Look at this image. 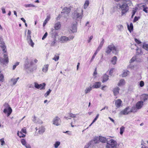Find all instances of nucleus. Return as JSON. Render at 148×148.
<instances>
[{"label": "nucleus", "mask_w": 148, "mask_h": 148, "mask_svg": "<svg viewBox=\"0 0 148 148\" xmlns=\"http://www.w3.org/2000/svg\"><path fill=\"white\" fill-rule=\"evenodd\" d=\"M19 62H17L15 63V64L13 66L12 68L13 70H14L15 69L16 66L19 65Z\"/></svg>", "instance_id": "49"}, {"label": "nucleus", "mask_w": 148, "mask_h": 148, "mask_svg": "<svg viewBox=\"0 0 148 148\" xmlns=\"http://www.w3.org/2000/svg\"><path fill=\"white\" fill-rule=\"evenodd\" d=\"M25 7L26 8L27 7H35V6L34 5L30 4H25L24 5Z\"/></svg>", "instance_id": "39"}, {"label": "nucleus", "mask_w": 148, "mask_h": 148, "mask_svg": "<svg viewBox=\"0 0 148 148\" xmlns=\"http://www.w3.org/2000/svg\"><path fill=\"white\" fill-rule=\"evenodd\" d=\"M60 40L62 43H64L67 42L69 40V38L65 36H62L60 38Z\"/></svg>", "instance_id": "12"}, {"label": "nucleus", "mask_w": 148, "mask_h": 148, "mask_svg": "<svg viewBox=\"0 0 148 148\" xmlns=\"http://www.w3.org/2000/svg\"><path fill=\"white\" fill-rule=\"evenodd\" d=\"M108 75L106 74H104L102 76L103 80L102 81V82L104 83L106 82L108 79Z\"/></svg>", "instance_id": "19"}, {"label": "nucleus", "mask_w": 148, "mask_h": 148, "mask_svg": "<svg viewBox=\"0 0 148 148\" xmlns=\"http://www.w3.org/2000/svg\"><path fill=\"white\" fill-rule=\"evenodd\" d=\"M144 82H143V81H141L140 82V83L139 84V85H140V86L141 87H142L144 86Z\"/></svg>", "instance_id": "58"}, {"label": "nucleus", "mask_w": 148, "mask_h": 148, "mask_svg": "<svg viewBox=\"0 0 148 148\" xmlns=\"http://www.w3.org/2000/svg\"><path fill=\"white\" fill-rule=\"evenodd\" d=\"M60 142L57 141L54 144V146L55 148H57L58 146L60 145Z\"/></svg>", "instance_id": "35"}, {"label": "nucleus", "mask_w": 148, "mask_h": 148, "mask_svg": "<svg viewBox=\"0 0 148 148\" xmlns=\"http://www.w3.org/2000/svg\"><path fill=\"white\" fill-rule=\"evenodd\" d=\"M24 66V67L26 69H28L30 67L29 60L27 57L26 58Z\"/></svg>", "instance_id": "16"}, {"label": "nucleus", "mask_w": 148, "mask_h": 148, "mask_svg": "<svg viewBox=\"0 0 148 148\" xmlns=\"http://www.w3.org/2000/svg\"><path fill=\"white\" fill-rule=\"evenodd\" d=\"M101 85V83L100 82H96L93 85V87L95 88H98L100 87Z\"/></svg>", "instance_id": "26"}, {"label": "nucleus", "mask_w": 148, "mask_h": 148, "mask_svg": "<svg viewBox=\"0 0 148 148\" xmlns=\"http://www.w3.org/2000/svg\"><path fill=\"white\" fill-rule=\"evenodd\" d=\"M61 27V25L60 22H58L56 23L54 26V28L56 30L59 29Z\"/></svg>", "instance_id": "21"}, {"label": "nucleus", "mask_w": 148, "mask_h": 148, "mask_svg": "<svg viewBox=\"0 0 148 148\" xmlns=\"http://www.w3.org/2000/svg\"><path fill=\"white\" fill-rule=\"evenodd\" d=\"M52 122L53 124L58 126L60 125L61 121L60 118L56 116L53 119Z\"/></svg>", "instance_id": "6"}, {"label": "nucleus", "mask_w": 148, "mask_h": 148, "mask_svg": "<svg viewBox=\"0 0 148 148\" xmlns=\"http://www.w3.org/2000/svg\"><path fill=\"white\" fill-rule=\"evenodd\" d=\"M114 70V69L113 68H112L111 69L110 71H109V75H112L113 73V70Z\"/></svg>", "instance_id": "61"}, {"label": "nucleus", "mask_w": 148, "mask_h": 148, "mask_svg": "<svg viewBox=\"0 0 148 148\" xmlns=\"http://www.w3.org/2000/svg\"><path fill=\"white\" fill-rule=\"evenodd\" d=\"M47 35H48L47 33V32H46L45 33V34H44V35H43V37L42 38V40H44V39H45L46 38L47 36Z\"/></svg>", "instance_id": "57"}, {"label": "nucleus", "mask_w": 148, "mask_h": 148, "mask_svg": "<svg viewBox=\"0 0 148 148\" xmlns=\"http://www.w3.org/2000/svg\"><path fill=\"white\" fill-rule=\"evenodd\" d=\"M125 84V80L123 79H121L118 84V86H120L124 85Z\"/></svg>", "instance_id": "28"}, {"label": "nucleus", "mask_w": 148, "mask_h": 148, "mask_svg": "<svg viewBox=\"0 0 148 148\" xmlns=\"http://www.w3.org/2000/svg\"><path fill=\"white\" fill-rule=\"evenodd\" d=\"M71 11V9L69 8L65 7L62 10V13H64L65 15V16L66 17L68 16L70 12Z\"/></svg>", "instance_id": "8"}, {"label": "nucleus", "mask_w": 148, "mask_h": 148, "mask_svg": "<svg viewBox=\"0 0 148 148\" xmlns=\"http://www.w3.org/2000/svg\"><path fill=\"white\" fill-rule=\"evenodd\" d=\"M93 140L94 143L95 144L98 143L99 142V138H98V137L94 138L93 139Z\"/></svg>", "instance_id": "42"}, {"label": "nucleus", "mask_w": 148, "mask_h": 148, "mask_svg": "<svg viewBox=\"0 0 148 148\" xmlns=\"http://www.w3.org/2000/svg\"><path fill=\"white\" fill-rule=\"evenodd\" d=\"M135 42L138 44L141 43V42L140 41L137 39L136 38H135L134 39Z\"/></svg>", "instance_id": "59"}, {"label": "nucleus", "mask_w": 148, "mask_h": 148, "mask_svg": "<svg viewBox=\"0 0 148 148\" xmlns=\"http://www.w3.org/2000/svg\"><path fill=\"white\" fill-rule=\"evenodd\" d=\"M119 30V31H122L123 28V26L121 25H119L117 26Z\"/></svg>", "instance_id": "46"}, {"label": "nucleus", "mask_w": 148, "mask_h": 148, "mask_svg": "<svg viewBox=\"0 0 148 148\" xmlns=\"http://www.w3.org/2000/svg\"><path fill=\"white\" fill-rule=\"evenodd\" d=\"M117 58L116 56H114L112 58L111 60V62L113 64H115L116 63Z\"/></svg>", "instance_id": "27"}, {"label": "nucleus", "mask_w": 148, "mask_h": 148, "mask_svg": "<svg viewBox=\"0 0 148 148\" xmlns=\"http://www.w3.org/2000/svg\"><path fill=\"white\" fill-rule=\"evenodd\" d=\"M27 40L29 44L32 47H33L34 45V43L33 42L31 38H30V39L29 38H27Z\"/></svg>", "instance_id": "22"}, {"label": "nucleus", "mask_w": 148, "mask_h": 148, "mask_svg": "<svg viewBox=\"0 0 148 148\" xmlns=\"http://www.w3.org/2000/svg\"><path fill=\"white\" fill-rule=\"evenodd\" d=\"M26 148H31L30 145L28 144H27L24 146Z\"/></svg>", "instance_id": "63"}, {"label": "nucleus", "mask_w": 148, "mask_h": 148, "mask_svg": "<svg viewBox=\"0 0 148 148\" xmlns=\"http://www.w3.org/2000/svg\"><path fill=\"white\" fill-rule=\"evenodd\" d=\"M136 59V58L135 56H134L132 57V58L130 60V62L131 63L133 62Z\"/></svg>", "instance_id": "52"}, {"label": "nucleus", "mask_w": 148, "mask_h": 148, "mask_svg": "<svg viewBox=\"0 0 148 148\" xmlns=\"http://www.w3.org/2000/svg\"><path fill=\"white\" fill-rule=\"evenodd\" d=\"M139 18L140 17H138L136 16H135L133 20L134 22H136V21L138 20Z\"/></svg>", "instance_id": "56"}, {"label": "nucleus", "mask_w": 148, "mask_h": 148, "mask_svg": "<svg viewBox=\"0 0 148 148\" xmlns=\"http://www.w3.org/2000/svg\"><path fill=\"white\" fill-rule=\"evenodd\" d=\"M92 89V87L90 86L86 88L85 90V94L89 93Z\"/></svg>", "instance_id": "32"}, {"label": "nucleus", "mask_w": 148, "mask_h": 148, "mask_svg": "<svg viewBox=\"0 0 148 148\" xmlns=\"http://www.w3.org/2000/svg\"><path fill=\"white\" fill-rule=\"evenodd\" d=\"M91 143L90 142L87 143L84 146V148H88L89 146L91 145Z\"/></svg>", "instance_id": "55"}, {"label": "nucleus", "mask_w": 148, "mask_h": 148, "mask_svg": "<svg viewBox=\"0 0 148 148\" xmlns=\"http://www.w3.org/2000/svg\"><path fill=\"white\" fill-rule=\"evenodd\" d=\"M100 141L103 143H105L107 140V139L105 137L100 136L99 138Z\"/></svg>", "instance_id": "23"}, {"label": "nucleus", "mask_w": 148, "mask_h": 148, "mask_svg": "<svg viewBox=\"0 0 148 148\" xmlns=\"http://www.w3.org/2000/svg\"><path fill=\"white\" fill-rule=\"evenodd\" d=\"M17 135L19 136L20 138L24 137L25 136V135L22 133V132H20V133L18 132L17 133Z\"/></svg>", "instance_id": "33"}, {"label": "nucleus", "mask_w": 148, "mask_h": 148, "mask_svg": "<svg viewBox=\"0 0 148 148\" xmlns=\"http://www.w3.org/2000/svg\"><path fill=\"white\" fill-rule=\"evenodd\" d=\"M56 40L55 38L53 39V40L52 41L50 44V46H55L56 43Z\"/></svg>", "instance_id": "38"}, {"label": "nucleus", "mask_w": 148, "mask_h": 148, "mask_svg": "<svg viewBox=\"0 0 148 148\" xmlns=\"http://www.w3.org/2000/svg\"><path fill=\"white\" fill-rule=\"evenodd\" d=\"M93 38V36H91L89 38L88 40V43H89L90 42L91 40L92 39V38Z\"/></svg>", "instance_id": "64"}, {"label": "nucleus", "mask_w": 148, "mask_h": 148, "mask_svg": "<svg viewBox=\"0 0 148 148\" xmlns=\"http://www.w3.org/2000/svg\"><path fill=\"white\" fill-rule=\"evenodd\" d=\"M143 48L146 50L148 51V44L145 43H143Z\"/></svg>", "instance_id": "37"}, {"label": "nucleus", "mask_w": 148, "mask_h": 148, "mask_svg": "<svg viewBox=\"0 0 148 148\" xmlns=\"http://www.w3.org/2000/svg\"><path fill=\"white\" fill-rule=\"evenodd\" d=\"M141 101H143V103L145 102L148 99V94H144L142 95L140 98Z\"/></svg>", "instance_id": "14"}, {"label": "nucleus", "mask_w": 148, "mask_h": 148, "mask_svg": "<svg viewBox=\"0 0 148 148\" xmlns=\"http://www.w3.org/2000/svg\"><path fill=\"white\" fill-rule=\"evenodd\" d=\"M49 34L52 38H55L57 35L56 30L54 29L51 28Z\"/></svg>", "instance_id": "10"}, {"label": "nucleus", "mask_w": 148, "mask_h": 148, "mask_svg": "<svg viewBox=\"0 0 148 148\" xmlns=\"http://www.w3.org/2000/svg\"><path fill=\"white\" fill-rule=\"evenodd\" d=\"M129 73L128 71H126L124 72L122 74V76L123 77H126Z\"/></svg>", "instance_id": "34"}, {"label": "nucleus", "mask_w": 148, "mask_h": 148, "mask_svg": "<svg viewBox=\"0 0 148 148\" xmlns=\"http://www.w3.org/2000/svg\"><path fill=\"white\" fill-rule=\"evenodd\" d=\"M143 105V101H138L136 104V108L139 109L142 108Z\"/></svg>", "instance_id": "13"}, {"label": "nucleus", "mask_w": 148, "mask_h": 148, "mask_svg": "<svg viewBox=\"0 0 148 148\" xmlns=\"http://www.w3.org/2000/svg\"><path fill=\"white\" fill-rule=\"evenodd\" d=\"M34 87L37 89H40V90L45 89V86H46V84L45 83H43L42 84H39L36 82H34Z\"/></svg>", "instance_id": "7"}, {"label": "nucleus", "mask_w": 148, "mask_h": 148, "mask_svg": "<svg viewBox=\"0 0 148 148\" xmlns=\"http://www.w3.org/2000/svg\"><path fill=\"white\" fill-rule=\"evenodd\" d=\"M116 142L113 139H111L109 141L107 142L106 147L107 148H116Z\"/></svg>", "instance_id": "4"}, {"label": "nucleus", "mask_w": 148, "mask_h": 148, "mask_svg": "<svg viewBox=\"0 0 148 148\" xmlns=\"http://www.w3.org/2000/svg\"><path fill=\"white\" fill-rule=\"evenodd\" d=\"M129 109V107L126 108L123 110H122L120 112V114L121 115H127L131 112H133L132 109L130 111H128Z\"/></svg>", "instance_id": "9"}, {"label": "nucleus", "mask_w": 148, "mask_h": 148, "mask_svg": "<svg viewBox=\"0 0 148 148\" xmlns=\"http://www.w3.org/2000/svg\"><path fill=\"white\" fill-rule=\"evenodd\" d=\"M124 129H125V127L123 126H122L120 128V133L122 135L123 134V133L124 131Z\"/></svg>", "instance_id": "44"}, {"label": "nucleus", "mask_w": 148, "mask_h": 148, "mask_svg": "<svg viewBox=\"0 0 148 148\" xmlns=\"http://www.w3.org/2000/svg\"><path fill=\"white\" fill-rule=\"evenodd\" d=\"M127 27L129 31L130 32H131L133 29V26L132 23H131L130 25L127 24Z\"/></svg>", "instance_id": "24"}, {"label": "nucleus", "mask_w": 148, "mask_h": 148, "mask_svg": "<svg viewBox=\"0 0 148 148\" xmlns=\"http://www.w3.org/2000/svg\"><path fill=\"white\" fill-rule=\"evenodd\" d=\"M122 101L120 99L116 100L115 103V105L117 108H119L121 106Z\"/></svg>", "instance_id": "17"}, {"label": "nucleus", "mask_w": 148, "mask_h": 148, "mask_svg": "<svg viewBox=\"0 0 148 148\" xmlns=\"http://www.w3.org/2000/svg\"><path fill=\"white\" fill-rule=\"evenodd\" d=\"M3 106L5 107V109L3 110V112L5 113L7 112L8 116H9L12 112V110L9 106V104L7 103H5Z\"/></svg>", "instance_id": "5"}, {"label": "nucleus", "mask_w": 148, "mask_h": 148, "mask_svg": "<svg viewBox=\"0 0 148 148\" xmlns=\"http://www.w3.org/2000/svg\"><path fill=\"white\" fill-rule=\"evenodd\" d=\"M119 90L120 89L118 87H116L113 89V92L114 95H116L119 93Z\"/></svg>", "instance_id": "18"}, {"label": "nucleus", "mask_w": 148, "mask_h": 148, "mask_svg": "<svg viewBox=\"0 0 148 148\" xmlns=\"http://www.w3.org/2000/svg\"><path fill=\"white\" fill-rule=\"evenodd\" d=\"M124 1L125 2L124 3H127L128 4V5L130 6L131 4V0H124Z\"/></svg>", "instance_id": "45"}, {"label": "nucleus", "mask_w": 148, "mask_h": 148, "mask_svg": "<svg viewBox=\"0 0 148 148\" xmlns=\"http://www.w3.org/2000/svg\"><path fill=\"white\" fill-rule=\"evenodd\" d=\"M112 51V53L117 54L118 53V50L117 49L116 47L113 43H112L108 45L106 48V53L108 54H110Z\"/></svg>", "instance_id": "2"}, {"label": "nucleus", "mask_w": 148, "mask_h": 148, "mask_svg": "<svg viewBox=\"0 0 148 148\" xmlns=\"http://www.w3.org/2000/svg\"><path fill=\"white\" fill-rule=\"evenodd\" d=\"M104 40L103 38H102V40L100 42L99 45L97 49L99 51L101 49L102 47V46L103 45V44L104 43Z\"/></svg>", "instance_id": "20"}, {"label": "nucleus", "mask_w": 148, "mask_h": 148, "mask_svg": "<svg viewBox=\"0 0 148 148\" xmlns=\"http://www.w3.org/2000/svg\"><path fill=\"white\" fill-rule=\"evenodd\" d=\"M83 10H81V13L78 12L77 10L74 11L72 14L73 18L76 20L78 19L81 21L83 17Z\"/></svg>", "instance_id": "3"}, {"label": "nucleus", "mask_w": 148, "mask_h": 148, "mask_svg": "<svg viewBox=\"0 0 148 148\" xmlns=\"http://www.w3.org/2000/svg\"><path fill=\"white\" fill-rule=\"evenodd\" d=\"M10 80L12 82H13V85H15L17 82L15 78H12Z\"/></svg>", "instance_id": "48"}, {"label": "nucleus", "mask_w": 148, "mask_h": 148, "mask_svg": "<svg viewBox=\"0 0 148 148\" xmlns=\"http://www.w3.org/2000/svg\"><path fill=\"white\" fill-rule=\"evenodd\" d=\"M2 12L3 14H4L6 13L5 9L3 7H2L1 8Z\"/></svg>", "instance_id": "62"}, {"label": "nucleus", "mask_w": 148, "mask_h": 148, "mask_svg": "<svg viewBox=\"0 0 148 148\" xmlns=\"http://www.w3.org/2000/svg\"><path fill=\"white\" fill-rule=\"evenodd\" d=\"M31 33V31L30 30H28L27 32V38H29L30 39V38H31V36L30 35Z\"/></svg>", "instance_id": "47"}, {"label": "nucleus", "mask_w": 148, "mask_h": 148, "mask_svg": "<svg viewBox=\"0 0 148 148\" xmlns=\"http://www.w3.org/2000/svg\"><path fill=\"white\" fill-rule=\"evenodd\" d=\"M142 7L143 8V10L145 12L148 13V11L147 10L148 9V7L147 6H146L145 5H143Z\"/></svg>", "instance_id": "36"}, {"label": "nucleus", "mask_w": 148, "mask_h": 148, "mask_svg": "<svg viewBox=\"0 0 148 148\" xmlns=\"http://www.w3.org/2000/svg\"><path fill=\"white\" fill-rule=\"evenodd\" d=\"M77 23L76 22L75 23L72 24V26L71 27V30L73 33L76 32H77Z\"/></svg>", "instance_id": "11"}, {"label": "nucleus", "mask_w": 148, "mask_h": 148, "mask_svg": "<svg viewBox=\"0 0 148 148\" xmlns=\"http://www.w3.org/2000/svg\"><path fill=\"white\" fill-rule=\"evenodd\" d=\"M89 4V2L88 0H86L84 5V9H86L88 6Z\"/></svg>", "instance_id": "31"}, {"label": "nucleus", "mask_w": 148, "mask_h": 148, "mask_svg": "<svg viewBox=\"0 0 148 148\" xmlns=\"http://www.w3.org/2000/svg\"><path fill=\"white\" fill-rule=\"evenodd\" d=\"M4 76L3 74H0V81L3 82V81Z\"/></svg>", "instance_id": "50"}, {"label": "nucleus", "mask_w": 148, "mask_h": 148, "mask_svg": "<svg viewBox=\"0 0 148 148\" xmlns=\"http://www.w3.org/2000/svg\"><path fill=\"white\" fill-rule=\"evenodd\" d=\"M59 56H55V57L53 58V60H54L55 61H56L59 60Z\"/></svg>", "instance_id": "54"}, {"label": "nucleus", "mask_w": 148, "mask_h": 148, "mask_svg": "<svg viewBox=\"0 0 148 148\" xmlns=\"http://www.w3.org/2000/svg\"><path fill=\"white\" fill-rule=\"evenodd\" d=\"M136 53L137 55L142 54V53L141 49H139L138 48H137L136 49Z\"/></svg>", "instance_id": "41"}, {"label": "nucleus", "mask_w": 148, "mask_h": 148, "mask_svg": "<svg viewBox=\"0 0 148 148\" xmlns=\"http://www.w3.org/2000/svg\"><path fill=\"white\" fill-rule=\"evenodd\" d=\"M51 90L50 89H49L48 90V91H47L46 93L45 94L44 96L45 97H47L50 94L51 92Z\"/></svg>", "instance_id": "40"}, {"label": "nucleus", "mask_w": 148, "mask_h": 148, "mask_svg": "<svg viewBox=\"0 0 148 148\" xmlns=\"http://www.w3.org/2000/svg\"><path fill=\"white\" fill-rule=\"evenodd\" d=\"M49 67V65L47 64L44 66L43 67L42 71L45 73H46L48 70V68Z\"/></svg>", "instance_id": "30"}, {"label": "nucleus", "mask_w": 148, "mask_h": 148, "mask_svg": "<svg viewBox=\"0 0 148 148\" xmlns=\"http://www.w3.org/2000/svg\"><path fill=\"white\" fill-rule=\"evenodd\" d=\"M99 51V50L97 49L96 50L94 54L93 55L90 60V64L93 61V59L95 57L96 55H97V53H98V52Z\"/></svg>", "instance_id": "29"}, {"label": "nucleus", "mask_w": 148, "mask_h": 148, "mask_svg": "<svg viewBox=\"0 0 148 148\" xmlns=\"http://www.w3.org/2000/svg\"><path fill=\"white\" fill-rule=\"evenodd\" d=\"M45 132V128L43 127H41L39 128L38 132L40 134H42Z\"/></svg>", "instance_id": "25"}, {"label": "nucleus", "mask_w": 148, "mask_h": 148, "mask_svg": "<svg viewBox=\"0 0 148 148\" xmlns=\"http://www.w3.org/2000/svg\"><path fill=\"white\" fill-rule=\"evenodd\" d=\"M0 141L1 143V145L3 146L5 144V142L4 141V138H2L0 139Z\"/></svg>", "instance_id": "51"}, {"label": "nucleus", "mask_w": 148, "mask_h": 148, "mask_svg": "<svg viewBox=\"0 0 148 148\" xmlns=\"http://www.w3.org/2000/svg\"><path fill=\"white\" fill-rule=\"evenodd\" d=\"M128 4L125 3H123V4L119 3L117 4V8L121 11V14L123 16L129 10Z\"/></svg>", "instance_id": "1"}, {"label": "nucleus", "mask_w": 148, "mask_h": 148, "mask_svg": "<svg viewBox=\"0 0 148 148\" xmlns=\"http://www.w3.org/2000/svg\"><path fill=\"white\" fill-rule=\"evenodd\" d=\"M21 142L22 144L24 146L27 144L26 141L24 139H21Z\"/></svg>", "instance_id": "43"}, {"label": "nucleus", "mask_w": 148, "mask_h": 148, "mask_svg": "<svg viewBox=\"0 0 148 148\" xmlns=\"http://www.w3.org/2000/svg\"><path fill=\"white\" fill-rule=\"evenodd\" d=\"M22 132V133H23L25 134H26V129H25V128H23L22 130H21V132Z\"/></svg>", "instance_id": "60"}, {"label": "nucleus", "mask_w": 148, "mask_h": 148, "mask_svg": "<svg viewBox=\"0 0 148 148\" xmlns=\"http://www.w3.org/2000/svg\"><path fill=\"white\" fill-rule=\"evenodd\" d=\"M67 115V116H66L64 117V118L67 120L71 119L70 117L75 118L76 116V115L75 114H73L71 113H68Z\"/></svg>", "instance_id": "15"}, {"label": "nucleus", "mask_w": 148, "mask_h": 148, "mask_svg": "<svg viewBox=\"0 0 148 148\" xmlns=\"http://www.w3.org/2000/svg\"><path fill=\"white\" fill-rule=\"evenodd\" d=\"M99 114H97L95 117V118L93 119V120L92 121V123H94L95 122V121L97 120L98 118V117L99 116Z\"/></svg>", "instance_id": "53"}]
</instances>
